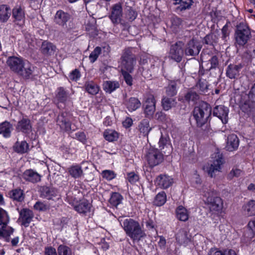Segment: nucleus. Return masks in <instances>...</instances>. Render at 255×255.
<instances>
[{
	"label": "nucleus",
	"mask_w": 255,
	"mask_h": 255,
	"mask_svg": "<svg viewBox=\"0 0 255 255\" xmlns=\"http://www.w3.org/2000/svg\"><path fill=\"white\" fill-rule=\"evenodd\" d=\"M69 97V93L65 91L63 87H59L57 89L56 98L59 102L65 103Z\"/></svg>",
	"instance_id": "nucleus-42"
},
{
	"label": "nucleus",
	"mask_w": 255,
	"mask_h": 255,
	"mask_svg": "<svg viewBox=\"0 0 255 255\" xmlns=\"http://www.w3.org/2000/svg\"><path fill=\"white\" fill-rule=\"evenodd\" d=\"M29 145L25 141H16L13 146L15 151L17 153H24L27 152Z\"/></svg>",
	"instance_id": "nucleus-43"
},
{
	"label": "nucleus",
	"mask_w": 255,
	"mask_h": 255,
	"mask_svg": "<svg viewBox=\"0 0 255 255\" xmlns=\"http://www.w3.org/2000/svg\"><path fill=\"white\" fill-rule=\"evenodd\" d=\"M58 255H72L71 249L64 245H60L58 248Z\"/></svg>",
	"instance_id": "nucleus-53"
},
{
	"label": "nucleus",
	"mask_w": 255,
	"mask_h": 255,
	"mask_svg": "<svg viewBox=\"0 0 255 255\" xmlns=\"http://www.w3.org/2000/svg\"><path fill=\"white\" fill-rule=\"evenodd\" d=\"M244 214L248 216L255 215V201L252 200L243 206Z\"/></svg>",
	"instance_id": "nucleus-38"
},
{
	"label": "nucleus",
	"mask_w": 255,
	"mask_h": 255,
	"mask_svg": "<svg viewBox=\"0 0 255 255\" xmlns=\"http://www.w3.org/2000/svg\"><path fill=\"white\" fill-rule=\"evenodd\" d=\"M210 209L218 212H221L223 208V202L220 197H215L211 202H207Z\"/></svg>",
	"instance_id": "nucleus-26"
},
{
	"label": "nucleus",
	"mask_w": 255,
	"mask_h": 255,
	"mask_svg": "<svg viewBox=\"0 0 255 255\" xmlns=\"http://www.w3.org/2000/svg\"><path fill=\"white\" fill-rule=\"evenodd\" d=\"M214 160L209 167L207 171L210 177H213L216 171H219L221 168V165L223 163V159L221 154L217 153L214 157Z\"/></svg>",
	"instance_id": "nucleus-12"
},
{
	"label": "nucleus",
	"mask_w": 255,
	"mask_h": 255,
	"mask_svg": "<svg viewBox=\"0 0 255 255\" xmlns=\"http://www.w3.org/2000/svg\"><path fill=\"white\" fill-rule=\"evenodd\" d=\"M203 196L206 198L207 202H211L217 196V192L213 188L209 186H204L203 188Z\"/></svg>",
	"instance_id": "nucleus-31"
},
{
	"label": "nucleus",
	"mask_w": 255,
	"mask_h": 255,
	"mask_svg": "<svg viewBox=\"0 0 255 255\" xmlns=\"http://www.w3.org/2000/svg\"><path fill=\"white\" fill-rule=\"evenodd\" d=\"M248 97V100H246L241 107L242 110L245 112L255 107V83L251 89Z\"/></svg>",
	"instance_id": "nucleus-14"
},
{
	"label": "nucleus",
	"mask_w": 255,
	"mask_h": 255,
	"mask_svg": "<svg viewBox=\"0 0 255 255\" xmlns=\"http://www.w3.org/2000/svg\"><path fill=\"white\" fill-rule=\"evenodd\" d=\"M177 102L173 98L165 97L162 100V106L165 111H168L173 107H175Z\"/></svg>",
	"instance_id": "nucleus-45"
},
{
	"label": "nucleus",
	"mask_w": 255,
	"mask_h": 255,
	"mask_svg": "<svg viewBox=\"0 0 255 255\" xmlns=\"http://www.w3.org/2000/svg\"><path fill=\"white\" fill-rule=\"evenodd\" d=\"M176 240L180 245L187 244L190 241L187 230L186 229L179 230L176 235Z\"/></svg>",
	"instance_id": "nucleus-25"
},
{
	"label": "nucleus",
	"mask_w": 255,
	"mask_h": 255,
	"mask_svg": "<svg viewBox=\"0 0 255 255\" xmlns=\"http://www.w3.org/2000/svg\"><path fill=\"white\" fill-rule=\"evenodd\" d=\"M123 200L122 196L117 192H113L109 199V203L113 206H117Z\"/></svg>",
	"instance_id": "nucleus-46"
},
{
	"label": "nucleus",
	"mask_w": 255,
	"mask_h": 255,
	"mask_svg": "<svg viewBox=\"0 0 255 255\" xmlns=\"http://www.w3.org/2000/svg\"><path fill=\"white\" fill-rule=\"evenodd\" d=\"M166 201V195L164 191L159 193L155 197L154 204L157 206L163 205Z\"/></svg>",
	"instance_id": "nucleus-48"
},
{
	"label": "nucleus",
	"mask_w": 255,
	"mask_h": 255,
	"mask_svg": "<svg viewBox=\"0 0 255 255\" xmlns=\"http://www.w3.org/2000/svg\"><path fill=\"white\" fill-rule=\"evenodd\" d=\"M12 130V125L9 122L5 121L0 124V134L3 137H9Z\"/></svg>",
	"instance_id": "nucleus-23"
},
{
	"label": "nucleus",
	"mask_w": 255,
	"mask_h": 255,
	"mask_svg": "<svg viewBox=\"0 0 255 255\" xmlns=\"http://www.w3.org/2000/svg\"><path fill=\"white\" fill-rule=\"evenodd\" d=\"M199 98V95L195 91L192 90L188 91L185 96V100L188 102L196 101Z\"/></svg>",
	"instance_id": "nucleus-52"
},
{
	"label": "nucleus",
	"mask_w": 255,
	"mask_h": 255,
	"mask_svg": "<svg viewBox=\"0 0 255 255\" xmlns=\"http://www.w3.org/2000/svg\"><path fill=\"white\" fill-rule=\"evenodd\" d=\"M155 117L157 120L163 123L167 122L169 119L166 115L162 112L156 113L155 114Z\"/></svg>",
	"instance_id": "nucleus-62"
},
{
	"label": "nucleus",
	"mask_w": 255,
	"mask_h": 255,
	"mask_svg": "<svg viewBox=\"0 0 255 255\" xmlns=\"http://www.w3.org/2000/svg\"><path fill=\"white\" fill-rule=\"evenodd\" d=\"M105 138L109 141L116 140L118 138V133L112 129H107L104 132Z\"/></svg>",
	"instance_id": "nucleus-47"
},
{
	"label": "nucleus",
	"mask_w": 255,
	"mask_h": 255,
	"mask_svg": "<svg viewBox=\"0 0 255 255\" xmlns=\"http://www.w3.org/2000/svg\"><path fill=\"white\" fill-rule=\"evenodd\" d=\"M57 191L53 188L43 186L41 189V196L48 200H52L57 196Z\"/></svg>",
	"instance_id": "nucleus-24"
},
{
	"label": "nucleus",
	"mask_w": 255,
	"mask_h": 255,
	"mask_svg": "<svg viewBox=\"0 0 255 255\" xmlns=\"http://www.w3.org/2000/svg\"><path fill=\"white\" fill-rule=\"evenodd\" d=\"M201 47L198 42L195 39H191L186 44L185 53L187 56H194L198 55Z\"/></svg>",
	"instance_id": "nucleus-11"
},
{
	"label": "nucleus",
	"mask_w": 255,
	"mask_h": 255,
	"mask_svg": "<svg viewBox=\"0 0 255 255\" xmlns=\"http://www.w3.org/2000/svg\"><path fill=\"white\" fill-rule=\"evenodd\" d=\"M252 35L250 29L247 23H240L236 27L235 32V44L240 46H244L250 39Z\"/></svg>",
	"instance_id": "nucleus-4"
},
{
	"label": "nucleus",
	"mask_w": 255,
	"mask_h": 255,
	"mask_svg": "<svg viewBox=\"0 0 255 255\" xmlns=\"http://www.w3.org/2000/svg\"><path fill=\"white\" fill-rule=\"evenodd\" d=\"M8 195L10 198L18 202L22 201L24 198L23 191L19 188L12 190L9 192Z\"/></svg>",
	"instance_id": "nucleus-37"
},
{
	"label": "nucleus",
	"mask_w": 255,
	"mask_h": 255,
	"mask_svg": "<svg viewBox=\"0 0 255 255\" xmlns=\"http://www.w3.org/2000/svg\"><path fill=\"white\" fill-rule=\"evenodd\" d=\"M71 116L67 113H62L57 118L56 124L61 130L63 131H69L71 130Z\"/></svg>",
	"instance_id": "nucleus-8"
},
{
	"label": "nucleus",
	"mask_w": 255,
	"mask_h": 255,
	"mask_svg": "<svg viewBox=\"0 0 255 255\" xmlns=\"http://www.w3.org/2000/svg\"><path fill=\"white\" fill-rule=\"evenodd\" d=\"M219 34L218 31L207 35L204 38L205 43L210 45H214L217 44L219 40Z\"/></svg>",
	"instance_id": "nucleus-39"
},
{
	"label": "nucleus",
	"mask_w": 255,
	"mask_h": 255,
	"mask_svg": "<svg viewBox=\"0 0 255 255\" xmlns=\"http://www.w3.org/2000/svg\"><path fill=\"white\" fill-rule=\"evenodd\" d=\"M121 224L126 234L133 242H138L145 236L139 223L132 219H125L121 222Z\"/></svg>",
	"instance_id": "nucleus-2"
},
{
	"label": "nucleus",
	"mask_w": 255,
	"mask_h": 255,
	"mask_svg": "<svg viewBox=\"0 0 255 255\" xmlns=\"http://www.w3.org/2000/svg\"><path fill=\"white\" fill-rule=\"evenodd\" d=\"M132 50L131 48H127L123 51L120 58L121 71H128L130 73L133 72L136 59Z\"/></svg>",
	"instance_id": "nucleus-3"
},
{
	"label": "nucleus",
	"mask_w": 255,
	"mask_h": 255,
	"mask_svg": "<svg viewBox=\"0 0 255 255\" xmlns=\"http://www.w3.org/2000/svg\"><path fill=\"white\" fill-rule=\"evenodd\" d=\"M239 145V139L234 134H230L228 137L227 148L230 151H233L238 148Z\"/></svg>",
	"instance_id": "nucleus-27"
},
{
	"label": "nucleus",
	"mask_w": 255,
	"mask_h": 255,
	"mask_svg": "<svg viewBox=\"0 0 255 255\" xmlns=\"http://www.w3.org/2000/svg\"><path fill=\"white\" fill-rule=\"evenodd\" d=\"M23 178L28 181L36 183L41 180V176L36 172L32 169H28L23 174Z\"/></svg>",
	"instance_id": "nucleus-22"
},
{
	"label": "nucleus",
	"mask_w": 255,
	"mask_h": 255,
	"mask_svg": "<svg viewBox=\"0 0 255 255\" xmlns=\"http://www.w3.org/2000/svg\"><path fill=\"white\" fill-rule=\"evenodd\" d=\"M126 106L129 112H133L140 107L141 103L138 99L131 97L127 101Z\"/></svg>",
	"instance_id": "nucleus-32"
},
{
	"label": "nucleus",
	"mask_w": 255,
	"mask_h": 255,
	"mask_svg": "<svg viewBox=\"0 0 255 255\" xmlns=\"http://www.w3.org/2000/svg\"><path fill=\"white\" fill-rule=\"evenodd\" d=\"M242 173V171L241 169L233 168L232 170L228 175V179H232L234 177H238L240 176Z\"/></svg>",
	"instance_id": "nucleus-57"
},
{
	"label": "nucleus",
	"mask_w": 255,
	"mask_h": 255,
	"mask_svg": "<svg viewBox=\"0 0 255 255\" xmlns=\"http://www.w3.org/2000/svg\"><path fill=\"white\" fill-rule=\"evenodd\" d=\"M211 112V108L206 103H203L194 108L193 117L198 127H202L207 123Z\"/></svg>",
	"instance_id": "nucleus-5"
},
{
	"label": "nucleus",
	"mask_w": 255,
	"mask_h": 255,
	"mask_svg": "<svg viewBox=\"0 0 255 255\" xmlns=\"http://www.w3.org/2000/svg\"><path fill=\"white\" fill-rule=\"evenodd\" d=\"M183 43L179 41L171 46L169 57L177 62H180L183 55Z\"/></svg>",
	"instance_id": "nucleus-7"
},
{
	"label": "nucleus",
	"mask_w": 255,
	"mask_h": 255,
	"mask_svg": "<svg viewBox=\"0 0 255 255\" xmlns=\"http://www.w3.org/2000/svg\"><path fill=\"white\" fill-rule=\"evenodd\" d=\"M193 3V0H186L185 1H183L180 6L178 7V8L181 11L189 9L190 8Z\"/></svg>",
	"instance_id": "nucleus-60"
},
{
	"label": "nucleus",
	"mask_w": 255,
	"mask_h": 255,
	"mask_svg": "<svg viewBox=\"0 0 255 255\" xmlns=\"http://www.w3.org/2000/svg\"><path fill=\"white\" fill-rule=\"evenodd\" d=\"M34 208L38 211H46L49 207L43 202H37L34 205Z\"/></svg>",
	"instance_id": "nucleus-63"
},
{
	"label": "nucleus",
	"mask_w": 255,
	"mask_h": 255,
	"mask_svg": "<svg viewBox=\"0 0 255 255\" xmlns=\"http://www.w3.org/2000/svg\"><path fill=\"white\" fill-rule=\"evenodd\" d=\"M185 71V70L182 65H181V66H179L178 68L177 69H176L174 72V73L177 74H175V81H177V80H178V81L180 82V78L183 77Z\"/></svg>",
	"instance_id": "nucleus-56"
},
{
	"label": "nucleus",
	"mask_w": 255,
	"mask_h": 255,
	"mask_svg": "<svg viewBox=\"0 0 255 255\" xmlns=\"http://www.w3.org/2000/svg\"><path fill=\"white\" fill-rule=\"evenodd\" d=\"M11 15V9L7 5H0V21L4 22L9 18Z\"/></svg>",
	"instance_id": "nucleus-33"
},
{
	"label": "nucleus",
	"mask_w": 255,
	"mask_h": 255,
	"mask_svg": "<svg viewBox=\"0 0 255 255\" xmlns=\"http://www.w3.org/2000/svg\"><path fill=\"white\" fill-rule=\"evenodd\" d=\"M123 15V8L122 4L118 3L114 4L112 8L110 19L114 24L119 23Z\"/></svg>",
	"instance_id": "nucleus-13"
},
{
	"label": "nucleus",
	"mask_w": 255,
	"mask_h": 255,
	"mask_svg": "<svg viewBox=\"0 0 255 255\" xmlns=\"http://www.w3.org/2000/svg\"><path fill=\"white\" fill-rule=\"evenodd\" d=\"M243 66L241 64H230L226 69V76L230 79H235L239 76V73Z\"/></svg>",
	"instance_id": "nucleus-21"
},
{
	"label": "nucleus",
	"mask_w": 255,
	"mask_h": 255,
	"mask_svg": "<svg viewBox=\"0 0 255 255\" xmlns=\"http://www.w3.org/2000/svg\"><path fill=\"white\" fill-rule=\"evenodd\" d=\"M102 177L107 180H111L116 177V174L113 171L105 170L102 172Z\"/></svg>",
	"instance_id": "nucleus-54"
},
{
	"label": "nucleus",
	"mask_w": 255,
	"mask_h": 255,
	"mask_svg": "<svg viewBox=\"0 0 255 255\" xmlns=\"http://www.w3.org/2000/svg\"><path fill=\"white\" fill-rule=\"evenodd\" d=\"M55 48V46L53 44L47 41H44L42 43L41 51L44 55L48 56L54 54Z\"/></svg>",
	"instance_id": "nucleus-30"
},
{
	"label": "nucleus",
	"mask_w": 255,
	"mask_h": 255,
	"mask_svg": "<svg viewBox=\"0 0 255 255\" xmlns=\"http://www.w3.org/2000/svg\"><path fill=\"white\" fill-rule=\"evenodd\" d=\"M208 82L204 79L200 80L196 85L197 88L199 89L201 93H206L208 91Z\"/></svg>",
	"instance_id": "nucleus-51"
},
{
	"label": "nucleus",
	"mask_w": 255,
	"mask_h": 255,
	"mask_svg": "<svg viewBox=\"0 0 255 255\" xmlns=\"http://www.w3.org/2000/svg\"><path fill=\"white\" fill-rule=\"evenodd\" d=\"M120 87V84L116 81H104L103 84V90L108 93H111Z\"/></svg>",
	"instance_id": "nucleus-29"
},
{
	"label": "nucleus",
	"mask_w": 255,
	"mask_h": 255,
	"mask_svg": "<svg viewBox=\"0 0 255 255\" xmlns=\"http://www.w3.org/2000/svg\"><path fill=\"white\" fill-rule=\"evenodd\" d=\"M177 218L181 221L185 222L188 219L189 215L187 210L182 206H178L176 210Z\"/></svg>",
	"instance_id": "nucleus-40"
},
{
	"label": "nucleus",
	"mask_w": 255,
	"mask_h": 255,
	"mask_svg": "<svg viewBox=\"0 0 255 255\" xmlns=\"http://www.w3.org/2000/svg\"><path fill=\"white\" fill-rule=\"evenodd\" d=\"M146 159L150 167H153L163 161V154L157 148H150L146 154Z\"/></svg>",
	"instance_id": "nucleus-6"
},
{
	"label": "nucleus",
	"mask_w": 255,
	"mask_h": 255,
	"mask_svg": "<svg viewBox=\"0 0 255 255\" xmlns=\"http://www.w3.org/2000/svg\"><path fill=\"white\" fill-rule=\"evenodd\" d=\"M7 225H2L0 226V238H5L6 242H9V237L13 233L14 229Z\"/></svg>",
	"instance_id": "nucleus-35"
},
{
	"label": "nucleus",
	"mask_w": 255,
	"mask_h": 255,
	"mask_svg": "<svg viewBox=\"0 0 255 255\" xmlns=\"http://www.w3.org/2000/svg\"><path fill=\"white\" fill-rule=\"evenodd\" d=\"M9 217L7 213L0 208V225H6L9 223Z\"/></svg>",
	"instance_id": "nucleus-50"
},
{
	"label": "nucleus",
	"mask_w": 255,
	"mask_h": 255,
	"mask_svg": "<svg viewBox=\"0 0 255 255\" xmlns=\"http://www.w3.org/2000/svg\"><path fill=\"white\" fill-rule=\"evenodd\" d=\"M101 52V48L99 47H96L94 51L91 52L89 56V58L91 62L92 63L94 62L97 59Z\"/></svg>",
	"instance_id": "nucleus-55"
},
{
	"label": "nucleus",
	"mask_w": 255,
	"mask_h": 255,
	"mask_svg": "<svg viewBox=\"0 0 255 255\" xmlns=\"http://www.w3.org/2000/svg\"><path fill=\"white\" fill-rule=\"evenodd\" d=\"M180 82L177 81H171L168 86L166 88V94L170 97H173L177 94V88Z\"/></svg>",
	"instance_id": "nucleus-36"
},
{
	"label": "nucleus",
	"mask_w": 255,
	"mask_h": 255,
	"mask_svg": "<svg viewBox=\"0 0 255 255\" xmlns=\"http://www.w3.org/2000/svg\"><path fill=\"white\" fill-rule=\"evenodd\" d=\"M156 101L152 95H149L143 104L144 114L146 117L151 118L155 111Z\"/></svg>",
	"instance_id": "nucleus-9"
},
{
	"label": "nucleus",
	"mask_w": 255,
	"mask_h": 255,
	"mask_svg": "<svg viewBox=\"0 0 255 255\" xmlns=\"http://www.w3.org/2000/svg\"><path fill=\"white\" fill-rule=\"evenodd\" d=\"M121 72L126 83L129 86H131L132 85V78L129 74L130 72L125 71Z\"/></svg>",
	"instance_id": "nucleus-61"
},
{
	"label": "nucleus",
	"mask_w": 255,
	"mask_h": 255,
	"mask_svg": "<svg viewBox=\"0 0 255 255\" xmlns=\"http://www.w3.org/2000/svg\"><path fill=\"white\" fill-rule=\"evenodd\" d=\"M12 17L15 24L22 26L25 23V14L24 10L20 6L15 7L12 12Z\"/></svg>",
	"instance_id": "nucleus-15"
},
{
	"label": "nucleus",
	"mask_w": 255,
	"mask_h": 255,
	"mask_svg": "<svg viewBox=\"0 0 255 255\" xmlns=\"http://www.w3.org/2000/svg\"><path fill=\"white\" fill-rule=\"evenodd\" d=\"M6 64L10 69L24 79H29L33 72V67L28 62H25L20 57H9Z\"/></svg>",
	"instance_id": "nucleus-1"
},
{
	"label": "nucleus",
	"mask_w": 255,
	"mask_h": 255,
	"mask_svg": "<svg viewBox=\"0 0 255 255\" xmlns=\"http://www.w3.org/2000/svg\"><path fill=\"white\" fill-rule=\"evenodd\" d=\"M69 174L74 178H78L82 176L83 172L82 168L78 165H73L68 168Z\"/></svg>",
	"instance_id": "nucleus-41"
},
{
	"label": "nucleus",
	"mask_w": 255,
	"mask_h": 255,
	"mask_svg": "<svg viewBox=\"0 0 255 255\" xmlns=\"http://www.w3.org/2000/svg\"><path fill=\"white\" fill-rule=\"evenodd\" d=\"M86 91L91 94L96 95L99 91V87L93 81H87L85 84Z\"/></svg>",
	"instance_id": "nucleus-44"
},
{
	"label": "nucleus",
	"mask_w": 255,
	"mask_h": 255,
	"mask_svg": "<svg viewBox=\"0 0 255 255\" xmlns=\"http://www.w3.org/2000/svg\"><path fill=\"white\" fill-rule=\"evenodd\" d=\"M138 128L143 136H146L151 130L152 128L149 126V121L147 119H143L139 123Z\"/></svg>",
	"instance_id": "nucleus-34"
},
{
	"label": "nucleus",
	"mask_w": 255,
	"mask_h": 255,
	"mask_svg": "<svg viewBox=\"0 0 255 255\" xmlns=\"http://www.w3.org/2000/svg\"><path fill=\"white\" fill-rule=\"evenodd\" d=\"M19 216L18 219V222L20 223L21 226L25 227L29 226L30 222L34 217V214L32 211L29 209L23 208L19 212Z\"/></svg>",
	"instance_id": "nucleus-10"
},
{
	"label": "nucleus",
	"mask_w": 255,
	"mask_h": 255,
	"mask_svg": "<svg viewBox=\"0 0 255 255\" xmlns=\"http://www.w3.org/2000/svg\"><path fill=\"white\" fill-rule=\"evenodd\" d=\"M228 108L222 105L216 106L213 110L214 116L220 119L224 124L228 122Z\"/></svg>",
	"instance_id": "nucleus-16"
},
{
	"label": "nucleus",
	"mask_w": 255,
	"mask_h": 255,
	"mask_svg": "<svg viewBox=\"0 0 255 255\" xmlns=\"http://www.w3.org/2000/svg\"><path fill=\"white\" fill-rule=\"evenodd\" d=\"M80 76L81 74L79 70L77 69H75L70 72L69 77L70 80L76 81L80 78Z\"/></svg>",
	"instance_id": "nucleus-59"
},
{
	"label": "nucleus",
	"mask_w": 255,
	"mask_h": 255,
	"mask_svg": "<svg viewBox=\"0 0 255 255\" xmlns=\"http://www.w3.org/2000/svg\"><path fill=\"white\" fill-rule=\"evenodd\" d=\"M248 231L245 236L249 240H251L255 235V221H251L248 224Z\"/></svg>",
	"instance_id": "nucleus-49"
},
{
	"label": "nucleus",
	"mask_w": 255,
	"mask_h": 255,
	"mask_svg": "<svg viewBox=\"0 0 255 255\" xmlns=\"http://www.w3.org/2000/svg\"><path fill=\"white\" fill-rule=\"evenodd\" d=\"M15 128L17 131H20L24 133H29L32 130L30 120L27 118H23L17 122Z\"/></svg>",
	"instance_id": "nucleus-17"
},
{
	"label": "nucleus",
	"mask_w": 255,
	"mask_h": 255,
	"mask_svg": "<svg viewBox=\"0 0 255 255\" xmlns=\"http://www.w3.org/2000/svg\"><path fill=\"white\" fill-rule=\"evenodd\" d=\"M222 39L224 42L227 41L229 39L230 32L228 29V24L225 25L222 28Z\"/></svg>",
	"instance_id": "nucleus-58"
},
{
	"label": "nucleus",
	"mask_w": 255,
	"mask_h": 255,
	"mask_svg": "<svg viewBox=\"0 0 255 255\" xmlns=\"http://www.w3.org/2000/svg\"><path fill=\"white\" fill-rule=\"evenodd\" d=\"M70 15L62 10H58L54 16L55 22L59 25L64 26L70 19Z\"/></svg>",
	"instance_id": "nucleus-19"
},
{
	"label": "nucleus",
	"mask_w": 255,
	"mask_h": 255,
	"mask_svg": "<svg viewBox=\"0 0 255 255\" xmlns=\"http://www.w3.org/2000/svg\"><path fill=\"white\" fill-rule=\"evenodd\" d=\"M159 147L160 150H162V152L164 154H170L172 151V146L168 142L166 137L161 136L159 142Z\"/></svg>",
	"instance_id": "nucleus-28"
},
{
	"label": "nucleus",
	"mask_w": 255,
	"mask_h": 255,
	"mask_svg": "<svg viewBox=\"0 0 255 255\" xmlns=\"http://www.w3.org/2000/svg\"><path fill=\"white\" fill-rule=\"evenodd\" d=\"M92 205L85 199L81 200L78 203L74 205L75 210L80 214L86 215L87 213L91 211Z\"/></svg>",
	"instance_id": "nucleus-18"
},
{
	"label": "nucleus",
	"mask_w": 255,
	"mask_h": 255,
	"mask_svg": "<svg viewBox=\"0 0 255 255\" xmlns=\"http://www.w3.org/2000/svg\"><path fill=\"white\" fill-rule=\"evenodd\" d=\"M156 182L160 188L167 189L173 183V179L166 175H160L156 178Z\"/></svg>",
	"instance_id": "nucleus-20"
},
{
	"label": "nucleus",
	"mask_w": 255,
	"mask_h": 255,
	"mask_svg": "<svg viewBox=\"0 0 255 255\" xmlns=\"http://www.w3.org/2000/svg\"><path fill=\"white\" fill-rule=\"evenodd\" d=\"M209 61L211 64V67L209 68V69H215L218 67L219 65V60L218 57L216 55L212 56L209 60Z\"/></svg>",
	"instance_id": "nucleus-64"
}]
</instances>
